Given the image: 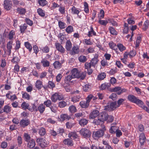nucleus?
<instances>
[{
  "label": "nucleus",
  "instance_id": "28",
  "mask_svg": "<svg viewBox=\"0 0 149 149\" xmlns=\"http://www.w3.org/2000/svg\"><path fill=\"white\" fill-rule=\"evenodd\" d=\"M41 63L45 67H48L49 65V61L45 59H43L42 60Z\"/></svg>",
  "mask_w": 149,
  "mask_h": 149
},
{
  "label": "nucleus",
  "instance_id": "50",
  "mask_svg": "<svg viewBox=\"0 0 149 149\" xmlns=\"http://www.w3.org/2000/svg\"><path fill=\"white\" fill-rule=\"evenodd\" d=\"M109 46L111 49L116 50L117 49V45L113 42H111L109 43Z\"/></svg>",
  "mask_w": 149,
  "mask_h": 149
},
{
  "label": "nucleus",
  "instance_id": "45",
  "mask_svg": "<svg viewBox=\"0 0 149 149\" xmlns=\"http://www.w3.org/2000/svg\"><path fill=\"white\" fill-rule=\"evenodd\" d=\"M67 103L64 101H60L58 103V106L60 108H63L67 105Z\"/></svg>",
  "mask_w": 149,
  "mask_h": 149
},
{
  "label": "nucleus",
  "instance_id": "63",
  "mask_svg": "<svg viewBox=\"0 0 149 149\" xmlns=\"http://www.w3.org/2000/svg\"><path fill=\"white\" fill-rule=\"evenodd\" d=\"M84 6L85 12L86 13H88L89 12V9L88 4L86 2H85L84 3Z\"/></svg>",
  "mask_w": 149,
  "mask_h": 149
},
{
  "label": "nucleus",
  "instance_id": "40",
  "mask_svg": "<svg viewBox=\"0 0 149 149\" xmlns=\"http://www.w3.org/2000/svg\"><path fill=\"white\" fill-rule=\"evenodd\" d=\"M106 77V74L104 73H102L99 74L97 77V79L98 80H102Z\"/></svg>",
  "mask_w": 149,
  "mask_h": 149
},
{
  "label": "nucleus",
  "instance_id": "9",
  "mask_svg": "<svg viewBox=\"0 0 149 149\" xmlns=\"http://www.w3.org/2000/svg\"><path fill=\"white\" fill-rule=\"evenodd\" d=\"M55 46L56 49L61 53H63L65 50L64 48L59 43H56Z\"/></svg>",
  "mask_w": 149,
  "mask_h": 149
},
{
  "label": "nucleus",
  "instance_id": "61",
  "mask_svg": "<svg viewBox=\"0 0 149 149\" xmlns=\"http://www.w3.org/2000/svg\"><path fill=\"white\" fill-rule=\"evenodd\" d=\"M90 86L88 84H86L83 86V90L85 92H87L90 90Z\"/></svg>",
  "mask_w": 149,
  "mask_h": 149
},
{
  "label": "nucleus",
  "instance_id": "27",
  "mask_svg": "<svg viewBox=\"0 0 149 149\" xmlns=\"http://www.w3.org/2000/svg\"><path fill=\"white\" fill-rule=\"evenodd\" d=\"M60 118L61 120L63 121L65 120H68L70 118V117L67 114H63L60 116Z\"/></svg>",
  "mask_w": 149,
  "mask_h": 149
},
{
  "label": "nucleus",
  "instance_id": "55",
  "mask_svg": "<svg viewBox=\"0 0 149 149\" xmlns=\"http://www.w3.org/2000/svg\"><path fill=\"white\" fill-rule=\"evenodd\" d=\"M17 10L18 13L20 14H24L26 12V10L24 8H18Z\"/></svg>",
  "mask_w": 149,
  "mask_h": 149
},
{
  "label": "nucleus",
  "instance_id": "41",
  "mask_svg": "<svg viewBox=\"0 0 149 149\" xmlns=\"http://www.w3.org/2000/svg\"><path fill=\"white\" fill-rule=\"evenodd\" d=\"M24 45L26 48L29 49L30 52L32 50V46L29 42H26L24 43Z\"/></svg>",
  "mask_w": 149,
  "mask_h": 149
},
{
  "label": "nucleus",
  "instance_id": "36",
  "mask_svg": "<svg viewBox=\"0 0 149 149\" xmlns=\"http://www.w3.org/2000/svg\"><path fill=\"white\" fill-rule=\"evenodd\" d=\"M111 85L109 84L106 83L102 84L100 88L102 90H104L108 88Z\"/></svg>",
  "mask_w": 149,
  "mask_h": 149
},
{
  "label": "nucleus",
  "instance_id": "24",
  "mask_svg": "<svg viewBox=\"0 0 149 149\" xmlns=\"http://www.w3.org/2000/svg\"><path fill=\"white\" fill-rule=\"evenodd\" d=\"M71 13L73 14H77L78 15L80 12L79 11L77 8L75 6H73L71 9Z\"/></svg>",
  "mask_w": 149,
  "mask_h": 149
},
{
  "label": "nucleus",
  "instance_id": "30",
  "mask_svg": "<svg viewBox=\"0 0 149 149\" xmlns=\"http://www.w3.org/2000/svg\"><path fill=\"white\" fill-rule=\"evenodd\" d=\"M58 10L61 14H64L65 13V6L60 5L59 7Z\"/></svg>",
  "mask_w": 149,
  "mask_h": 149
},
{
  "label": "nucleus",
  "instance_id": "47",
  "mask_svg": "<svg viewBox=\"0 0 149 149\" xmlns=\"http://www.w3.org/2000/svg\"><path fill=\"white\" fill-rule=\"evenodd\" d=\"M24 139L25 141L28 142L32 139L31 138L30 135L27 133H24Z\"/></svg>",
  "mask_w": 149,
  "mask_h": 149
},
{
  "label": "nucleus",
  "instance_id": "25",
  "mask_svg": "<svg viewBox=\"0 0 149 149\" xmlns=\"http://www.w3.org/2000/svg\"><path fill=\"white\" fill-rule=\"evenodd\" d=\"M36 86L38 90L40 89L43 86L42 81L39 80H37L36 83Z\"/></svg>",
  "mask_w": 149,
  "mask_h": 149
},
{
  "label": "nucleus",
  "instance_id": "51",
  "mask_svg": "<svg viewBox=\"0 0 149 149\" xmlns=\"http://www.w3.org/2000/svg\"><path fill=\"white\" fill-rule=\"evenodd\" d=\"M66 31L68 33H70L73 31V27L71 26H69L65 29Z\"/></svg>",
  "mask_w": 149,
  "mask_h": 149
},
{
  "label": "nucleus",
  "instance_id": "44",
  "mask_svg": "<svg viewBox=\"0 0 149 149\" xmlns=\"http://www.w3.org/2000/svg\"><path fill=\"white\" fill-rule=\"evenodd\" d=\"M39 133L40 136H44L46 134V131L45 129L42 127L40 128L39 129Z\"/></svg>",
  "mask_w": 149,
  "mask_h": 149
},
{
  "label": "nucleus",
  "instance_id": "29",
  "mask_svg": "<svg viewBox=\"0 0 149 149\" xmlns=\"http://www.w3.org/2000/svg\"><path fill=\"white\" fill-rule=\"evenodd\" d=\"M69 137L71 139H75L77 138L78 136L75 132H71L68 135Z\"/></svg>",
  "mask_w": 149,
  "mask_h": 149
},
{
  "label": "nucleus",
  "instance_id": "17",
  "mask_svg": "<svg viewBox=\"0 0 149 149\" xmlns=\"http://www.w3.org/2000/svg\"><path fill=\"white\" fill-rule=\"evenodd\" d=\"M72 44L70 40H67L66 42L65 46V48L68 51H70L72 47Z\"/></svg>",
  "mask_w": 149,
  "mask_h": 149
},
{
  "label": "nucleus",
  "instance_id": "59",
  "mask_svg": "<svg viewBox=\"0 0 149 149\" xmlns=\"http://www.w3.org/2000/svg\"><path fill=\"white\" fill-rule=\"evenodd\" d=\"M136 54V52L134 50H132L129 53V56L130 58H132Z\"/></svg>",
  "mask_w": 149,
  "mask_h": 149
},
{
  "label": "nucleus",
  "instance_id": "38",
  "mask_svg": "<svg viewBox=\"0 0 149 149\" xmlns=\"http://www.w3.org/2000/svg\"><path fill=\"white\" fill-rule=\"evenodd\" d=\"M91 30L88 32V36L90 37L92 36L93 35L95 36L96 35V33L94 31L93 27L92 26H90Z\"/></svg>",
  "mask_w": 149,
  "mask_h": 149
},
{
  "label": "nucleus",
  "instance_id": "31",
  "mask_svg": "<svg viewBox=\"0 0 149 149\" xmlns=\"http://www.w3.org/2000/svg\"><path fill=\"white\" fill-rule=\"evenodd\" d=\"M138 105L139 107H140L142 108H143V102L141 100L137 98L135 102L134 103Z\"/></svg>",
  "mask_w": 149,
  "mask_h": 149
},
{
  "label": "nucleus",
  "instance_id": "54",
  "mask_svg": "<svg viewBox=\"0 0 149 149\" xmlns=\"http://www.w3.org/2000/svg\"><path fill=\"white\" fill-rule=\"evenodd\" d=\"M117 130V128L115 126H112L109 129V132L111 134L115 133Z\"/></svg>",
  "mask_w": 149,
  "mask_h": 149
},
{
  "label": "nucleus",
  "instance_id": "53",
  "mask_svg": "<svg viewBox=\"0 0 149 149\" xmlns=\"http://www.w3.org/2000/svg\"><path fill=\"white\" fill-rule=\"evenodd\" d=\"M29 104L28 103H26L25 102H24L22 103L21 105V107L22 109H28L29 107Z\"/></svg>",
  "mask_w": 149,
  "mask_h": 149
},
{
  "label": "nucleus",
  "instance_id": "56",
  "mask_svg": "<svg viewBox=\"0 0 149 149\" xmlns=\"http://www.w3.org/2000/svg\"><path fill=\"white\" fill-rule=\"evenodd\" d=\"M80 97L79 96H74L72 97L71 101L74 102H75L79 100Z\"/></svg>",
  "mask_w": 149,
  "mask_h": 149
},
{
  "label": "nucleus",
  "instance_id": "6",
  "mask_svg": "<svg viewBox=\"0 0 149 149\" xmlns=\"http://www.w3.org/2000/svg\"><path fill=\"white\" fill-rule=\"evenodd\" d=\"M51 100L52 101L54 102H56L57 100H61L64 98L63 96L58 93H56L53 94L51 96Z\"/></svg>",
  "mask_w": 149,
  "mask_h": 149
},
{
  "label": "nucleus",
  "instance_id": "1",
  "mask_svg": "<svg viewBox=\"0 0 149 149\" xmlns=\"http://www.w3.org/2000/svg\"><path fill=\"white\" fill-rule=\"evenodd\" d=\"M71 73L74 78H80L81 80L84 79L86 74V72H80L77 69L75 68L73 69L72 70Z\"/></svg>",
  "mask_w": 149,
  "mask_h": 149
},
{
  "label": "nucleus",
  "instance_id": "39",
  "mask_svg": "<svg viewBox=\"0 0 149 149\" xmlns=\"http://www.w3.org/2000/svg\"><path fill=\"white\" fill-rule=\"evenodd\" d=\"M79 61L81 62L84 63L87 61V59L84 56H81L78 58Z\"/></svg>",
  "mask_w": 149,
  "mask_h": 149
},
{
  "label": "nucleus",
  "instance_id": "20",
  "mask_svg": "<svg viewBox=\"0 0 149 149\" xmlns=\"http://www.w3.org/2000/svg\"><path fill=\"white\" fill-rule=\"evenodd\" d=\"M45 107L43 104H40L37 107V111H39L40 113H42L45 111Z\"/></svg>",
  "mask_w": 149,
  "mask_h": 149
},
{
  "label": "nucleus",
  "instance_id": "15",
  "mask_svg": "<svg viewBox=\"0 0 149 149\" xmlns=\"http://www.w3.org/2000/svg\"><path fill=\"white\" fill-rule=\"evenodd\" d=\"M29 123V121L28 120L22 119L21 120L20 123V126L22 127H24L27 126Z\"/></svg>",
  "mask_w": 149,
  "mask_h": 149
},
{
  "label": "nucleus",
  "instance_id": "60",
  "mask_svg": "<svg viewBox=\"0 0 149 149\" xmlns=\"http://www.w3.org/2000/svg\"><path fill=\"white\" fill-rule=\"evenodd\" d=\"M117 96L115 93H112L109 97L110 99H112L113 100H116L117 98Z\"/></svg>",
  "mask_w": 149,
  "mask_h": 149
},
{
  "label": "nucleus",
  "instance_id": "5",
  "mask_svg": "<svg viewBox=\"0 0 149 149\" xmlns=\"http://www.w3.org/2000/svg\"><path fill=\"white\" fill-rule=\"evenodd\" d=\"M127 90L125 88H121L120 86L112 88L111 91V92H116L118 95H120L123 93L125 92Z\"/></svg>",
  "mask_w": 149,
  "mask_h": 149
},
{
  "label": "nucleus",
  "instance_id": "58",
  "mask_svg": "<svg viewBox=\"0 0 149 149\" xmlns=\"http://www.w3.org/2000/svg\"><path fill=\"white\" fill-rule=\"evenodd\" d=\"M30 97V95L27 93L25 92L22 94V97L24 99L29 100Z\"/></svg>",
  "mask_w": 149,
  "mask_h": 149
},
{
  "label": "nucleus",
  "instance_id": "14",
  "mask_svg": "<svg viewBox=\"0 0 149 149\" xmlns=\"http://www.w3.org/2000/svg\"><path fill=\"white\" fill-rule=\"evenodd\" d=\"M99 114V112L97 110L93 111L89 115L90 118L93 119L97 117Z\"/></svg>",
  "mask_w": 149,
  "mask_h": 149
},
{
  "label": "nucleus",
  "instance_id": "3",
  "mask_svg": "<svg viewBox=\"0 0 149 149\" xmlns=\"http://www.w3.org/2000/svg\"><path fill=\"white\" fill-rule=\"evenodd\" d=\"M36 141L42 148H44L46 147L49 144L48 141H46L43 138H38L37 139Z\"/></svg>",
  "mask_w": 149,
  "mask_h": 149
},
{
  "label": "nucleus",
  "instance_id": "11",
  "mask_svg": "<svg viewBox=\"0 0 149 149\" xmlns=\"http://www.w3.org/2000/svg\"><path fill=\"white\" fill-rule=\"evenodd\" d=\"M146 139V137L144 134L143 133H141L139 136V141L141 146L144 145Z\"/></svg>",
  "mask_w": 149,
  "mask_h": 149
},
{
  "label": "nucleus",
  "instance_id": "35",
  "mask_svg": "<svg viewBox=\"0 0 149 149\" xmlns=\"http://www.w3.org/2000/svg\"><path fill=\"white\" fill-rule=\"evenodd\" d=\"M37 12L38 15L42 17H44L45 16V12L40 8L37 9Z\"/></svg>",
  "mask_w": 149,
  "mask_h": 149
},
{
  "label": "nucleus",
  "instance_id": "22",
  "mask_svg": "<svg viewBox=\"0 0 149 149\" xmlns=\"http://www.w3.org/2000/svg\"><path fill=\"white\" fill-rule=\"evenodd\" d=\"M63 143L67 145L68 146H72L73 145L72 141L69 139L64 140Z\"/></svg>",
  "mask_w": 149,
  "mask_h": 149
},
{
  "label": "nucleus",
  "instance_id": "46",
  "mask_svg": "<svg viewBox=\"0 0 149 149\" xmlns=\"http://www.w3.org/2000/svg\"><path fill=\"white\" fill-rule=\"evenodd\" d=\"M73 78H74L72 75H68L65 77L64 81L65 83H68Z\"/></svg>",
  "mask_w": 149,
  "mask_h": 149
},
{
  "label": "nucleus",
  "instance_id": "42",
  "mask_svg": "<svg viewBox=\"0 0 149 149\" xmlns=\"http://www.w3.org/2000/svg\"><path fill=\"white\" fill-rule=\"evenodd\" d=\"M117 47L118 48L120 51L122 52L126 49V47L123 45L121 43L118 44L117 45Z\"/></svg>",
  "mask_w": 149,
  "mask_h": 149
},
{
  "label": "nucleus",
  "instance_id": "26",
  "mask_svg": "<svg viewBox=\"0 0 149 149\" xmlns=\"http://www.w3.org/2000/svg\"><path fill=\"white\" fill-rule=\"evenodd\" d=\"M69 111L72 113H74L77 111L76 107L73 105L70 106L68 108Z\"/></svg>",
  "mask_w": 149,
  "mask_h": 149
},
{
  "label": "nucleus",
  "instance_id": "8",
  "mask_svg": "<svg viewBox=\"0 0 149 149\" xmlns=\"http://www.w3.org/2000/svg\"><path fill=\"white\" fill-rule=\"evenodd\" d=\"M12 6L11 1L8 0H5L4 1V7L5 9L7 10H10Z\"/></svg>",
  "mask_w": 149,
  "mask_h": 149
},
{
  "label": "nucleus",
  "instance_id": "10",
  "mask_svg": "<svg viewBox=\"0 0 149 149\" xmlns=\"http://www.w3.org/2000/svg\"><path fill=\"white\" fill-rule=\"evenodd\" d=\"M79 51V48L77 46H74L70 51V53L72 55L77 54Z\"/></svg>",
  "mask_w": 149,
  "mask_h": 149
},
{
  "label": "nucleus",
  "instance_id": "52",
  "mask_svg": "<svg viewBox=\"0 0 149 149\" xmlns=\"http://www.w3.org/2000/svg\"><path fill=\"white\" fill-rule=\"evenodd\" d=\"M58 38L60 39V42L61 43H62L64 39H66L65 38V36L63 33H60L58 36Z\"/></svg>",
  "mask_w": 149,
  "mask_h": 149
},
{
  "label": "nucleus",
  "instance_id": "32",
  "mask_svg": "<svg viewBox=\"0 0 149 149\" xmlns=\"http://www.w3.org/2000/svg\"><path fill=\"white\" fill-rule=\"evenodd\" d=\"M58 25L59 28L61 29H64L66 26L65 23L60 21L58 22Z\"/></svg>",
  "mask_w": 149,
  "mask_h": 149
},
{
  "label": "nucleus",
  "instance_id": "43",
  "mask_svg": "<svg viewBox=\"0 0 149 149\" xmlns=\"http://www.w3.org/2000/svg\"><path fill=\"white\" fill-rule=\"evenodd\" d=\"M93 123H95V125H97L101 124L102 125H102L103 122L99 118L98 119H95L93 122Z\"/></svg>",
  "mask_w": 149,
  "mask_h": 149
},
{
  "label": "nucleus",
  "instance_id": "62",
  "mask_svg": "<svg viewBox=\"0 0 149 149\" xmlns=\"http://www.w3.org/2000/svg\"><path fill=\"white\" fill-rule=\"evenodd\" d=\"M44 105H45L47 107H50L52 104V102L50 100H47V101H45L44 102Z\"/></svg>",
  "mask_w": 149,
  "mask_h": 149
},
{
  "label": "nucleus",
  "instance_id": "12",
  "mask_svg": "<svg viewBox=\"0 0 149 149\" xmlns=\"http://www.w3.org/2000/svg\"><path fill=\"white\" fill-rule=\"evenodd\" d=\"M98 55L97 54H95L94 57L92 59L91 63L92 64V66H95L98 63L99 61L98 59Z\"/></svg>",
  "mask_w": 149,
  "mask_h": 149
},
{
  "label": "nucleus",
  "instance_id": "21",
  "mask_svg": "<svg viewBox=\"0 0 149 149\" xmlns=\"http://www.w3.org/2000/svg\"><path fill=\"white\" fill-rule=\"evenodd\" d=\"M79 104L82 108H86L89 106V104L86 101H82L80 102Z\"/></svg>",
  "mask_w": 149,
  "mask_h": 149
},
{
  "label": "nucleus",
  "instance_id": "7",
  "mask_svg": "<svg viewBox=\"0 0 149 149\" xmlns=\"http://www.w3.org/2000/svg\"><path fill=\"white\" fill-rule=\"evenodd\" d=\"M117 104L116 102L111 103L109 105L106 107V109L108 110H113L118 107Z\"/></svg>",
  "mask_w": 149,
  "mask_h": 149
},
{
  "label": "nucleus",
  "instance_id": "16",
  "mask_svg": "<svg viewBox=\"0 0 149 149\" xmlns=\"http://www.w3.org/2000/svg\"><path fill=\"white\" fill-rule=\"evenodd\" d=\"M27 142V147L29 148H33L35 146L36 143L35 141L33 139H31Z\"/></svg>",
  "mask_w": 149,
  "mask_h": 149
},
{
  "label": "nucleus",
  "instance_id": "23",
  "mask_svg": "<svg viewBox=\"0 0 149 149\" xmlns=\"http://www.w3.org/2000/svg\"><path fill=\"white\" fill-rule=\"evenodd\" d=\"M137 98L135 96L131 95H129L127 97V99L130 101L134 103Z\"/></svg>",
  "mask_w": 149,
  "mask_h": 149
},
{
  "label": "nucleus",
  "instance_id": "4",
  "mask_svg": "<svg viewBox=\"0 0 149 149\" xmlns=\"http://www.w3.org/2000/svg\"><path fill=\"white\" fill-rule=\"evenodd\" d=\"M79 132L81 135L85 138H89L91 135V132L89 130L85 128L81 129Z\"/></svg>",
  "mask_w": 149,
  "mask_h": 149
},
{
  "label": "nucleus",
  "instance_id": "34",
  "mask_svg": "<svg viewBox=\"0 0 149 149\" xmlns=\"http://www.w3.org/2000/svg\"><path fill=\"white\" fill-rule=\"evenodd\" d=\"M88 122V120L84 118L81 119L79 122L80 125L82 126L86 125Z\"/></svg>",
  "mask_w": 149,
  "mask_h": 149
},
{
  "label": "nucleus",
  "instance_id": "18",
  "mask_svg": "<svg viewBox=\"0 0 149 149\" xmlns=\"http://www.w3.org/2000/svg\"><path fill=\"white\" fill-rule=\"evenodd\" d=\"M13 42L12 41H9L7 44V48L8 49V53L9 55H10L11 52V49L12 48V44Z\"/></svg>",
  "mask_w": 149,
  "mask_h": 149
},
{
  "label": "nucleus",
  "instance_id": "2",
  "mask_svg": "<svg viewBox=\"0 0 149 149\" xmlns=\"http://www.w3.org/2000/svg\"><path fill=\"white\" fill-rule=\"evenodd\" d=\"M101 127V129L93 132V137L95 139H97L102 137L104 134V132L106 131L105 127L104 125H102Z\"/></svg>",
  "mask_w": 149,
  "mask_h": 149
},
{
  "label": "nucleus",
  "instance_id": "49",
  "mask_svg": "<svg viewBox=\"0 0 149 149\" xmlns=\"http://www.w3.org/2000/svg\"><path fill=\"white\" fill-rule=\"evenodd\" d=\"M38 3L41 6H44L47 3V1L46 0H38Z\"/></svg>",
  "mask_w": 149,
  "mask_h": 149
},
{
  "label": "nucleus",
  "instance_id": "48",
  "mask_svg": "<svg viewBox=\"0 0 149 149\" xmlns=\"http://www.w3.org/2000/svg\"><path fill=\"white\" fill-rule=\"evenodd\" d=\"M110 33L113 35H116L117 34V32L115 30L114 28L112 27H110L109 28Z\"/></svg>",
  "mask_w": 149,
  "mask_h": 149
},
{
  "label": "nucleus",
  "instance_id": "13",
  "mask_svg": "<svg viewBox=\"0 0 149 149\" xmlns=\"http://www.w3.org/2000/svg\"><path fill=\"white\" fill-rule=\"evenodd\" d=\"M108 115L106 113H102L100 114L99 116V118L103 122L104 120H106L108 119Z\"/></svg>",
  "mask_w": 149,
  "mask_h": 149
},
{
  "label": "nucleus",
  "instance_id": "64",
  "mask_svg": "<svg viewBox=\"0 0 149 149\" xmlns=\"http://www.w3.org/2000/svg\"><path fill=\"white\" fill-rule=\"evenodd\" d=\"M92 66V64L91 62H86L85 64V68L87 70L91 68Z\"/></svg>",
  "mask_w": 149,
  "mask_h": 149
},
{
  "label": "nucleus",
  "instance_id": "19",
  "mask_svg": "<svg viewBox=\"0 0 149 149\" xmlns=\"http://www.w3.org/2000/svg\"><path fill=\"white\" fill-rule=\"evenodd\" d=\"M15 36V32L13 30L11 31L9 33L8 38L12 41L14 38V37Z\"/></svg>",
  "mask_w": 149,
  "mask_h": 149
},
{
  "label": "nucleus",
  "instance_id": "37",
  "mask_svg": "<svg viewBox=\"0 0 149 149\" xmlns=\"http://www.w3.org/2000/svg\"><path fill=\"white\" fill-rule=\"evenodd\" d=\"M141 36H139L138 37L136 41V48H137L139 47L140 44L141 42Z\"/></svg>",
  "mask_w": 149,
  "mask_h": 149
},
{
  "label": "nucleus",
  "instance_id": "57",
  "mask_svg": "<svg viewBox=\"0 0 149 149\" xmlns=\"http://www.w3.org/2000/svg\"><path fill=\"white\" fill-rule=\"evenodd\" d=\"M21 43L19 40L17 41L16 42V45L15 48V49L16 51L18 50L20 47Z\"/></svg>",
  "mask_w": 149,
  "mask_h": 149
},
{
  "label": "nucleus",
  "instance_id": "33",
  "mask_svg": "<svg viewBox=\"0 0 149 149\" xmlns=\"http://www.w3.org/2000/svg\"><path fill=\"white\" fill-rule=\"evenodd\" d=\"M54 68L56 69H59L61 66V63L58 61H56L53 64Z\"/></svg>",
  "mask_w": 149,
  "mask_h": 149
}]
</instances>
